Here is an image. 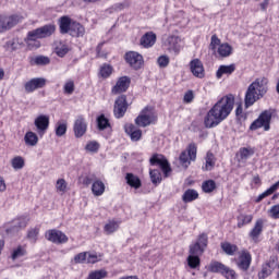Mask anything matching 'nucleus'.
Returning <instances> with one entry per match:
<instances>
[{"label": "nucleus", "instance_id": "53", "mask_svg": "<svg viewBox=\"0 0 279 279\" xmlns=\"http://www.w3.org/2000/svg\"><path fill=\"white\" fill-rule=\"evenodd\" d=\"M5 47L9 51H16V49H19V39L13 38L8 40Z\"/></svg>", "mask_w": 279, "mask_h": 279}, {"label": "nucleus", "instance_id": "33", "mask_svg": "<svg viewBox=\"0 0 279 279\" xmlns=\"http://www.w3.org/2000/svg\"><path fill=\"white\" fill-rule=\"evenodd\" d=\"M119 226H121V221L109 220L107 225H105L104 230L106 234H114L117 230H119Z\"/></svg>", "mask_w": 279, "mask_h": 279}, {"label": "nucleus", "instance_id": "39", "mask_svg": "<svg viewBox=\"0 0 279 279\" xmlns=\"http://www.w3.org/2000/svg\"><path fill=\"white\" fill-rule=\"evenodd\" d=\"M51 62L49 57L38 56L32 59L31 64H36L37 66H45Z\"/></svg>", "mask_w": 279, "mask_h": 279}, {"label": "nucleus", "instance_id": "16", "mask_svg": "<svg viewBox=\"0 0 279 279\" xmlns=\"http://www.w3.org/2000/svg\"><path fill=\"white\" fill-rule=\"evenodd\" d=\"M252 265V254L246 250H243L236 260V267L240 268L241 271H247L250 266Z\"/></svg>", "mask_w": 279, "mask_h": 279}, {"label": "nucleus", "instance_id": "20", "mask_svg": "<svg viewBox=\"0 0 279 279\" xmlns=\"http://www.w3.org/2000/svg\"><path fill=\"white\" fill-rule=\"evenodd\" d=\"M68 34L73 38H82L86 34V28L81 23L74 21Z\"/></svg>", "mask_w": 279, "mask_h": 279}, {"label": "nucleus", "instance_id": "52", "mask_svg": "<svg viewBox=\"0 0 279 279\" xmlns=\"http://www.w3.org/2000/svg\"><path fill=\"white\" fill-rule=\"evenodd\" d=\"M222 276L226 279H236V271H234V269L226 266L225 270L222 271Z\"/></svg>", "mask_w": 279, "mask_h": 279}, {"label": "nucleus", "instance_id": "58", "mask_svg": "<svg viewBox=\"0 0 279 279\" xmlns=\"http://www.w3.org/2000/svg\"><path fill=\"white\" fill-rule=\"evenodd\" d=\"M87 256H88V252L78 253L77 255L74 256V263H76V265L86 263Z\"/></svg>", "mask_w": 279, "mask_h": 279}, {"label": "nucleus", "instance_id": "36", "mask_svg": "<svg viewBox=\"0 0 279 279\" xmlns=\"http://www.w3.org/2000/svg\"><path fill=\"white\" fill-rule=\"evenodd\" d=\"M218 53L221 56V58H228L229 56H232V46L229 44L219 45Z\"/></svg>", "mask_w": 279, "mask_h": 279}, {"label": "nucleus", "instance_id": "37", "mask_svg": "<svg viewBox=\"0 0 279 279\" xmlns=\"http://www.w3.org/2000/svg\"><path fill=\"white\" fill-rule=\"evenodd\" d=\"M11 166L15 171H21L25 167V159L22 156H16L11 160Z\"/></svg>", "mask_w": 279, "mask_h": 279}, {"label": "nucleus", "instance_id": "25", "mask_svg": "<svg viewBox=\"0 0 279 279\" xmlns=\"http://www.w3.org/2000/svg\"><path fill=\"white\" fill-rule=\"evenodd\" d=\"M33 31H29L24 39V43L27 45L28 49H40V39L38 37L32 36Z\"/></svg>", "mask_w": 279, "mask_h": 279}, {"label": "nucleus", "instance_id": "22", "mask_svg": "<svg viewBox=\"0 0 279 279\" xmlns=\"http://www.w3.org/2000/svg\"><path fill=\"white\" fill-rule=\"evenodd\" d=\"M263 226H264L263 219L256 220L253 229L248 233V236L252 239V241H254V243H257L258 236L263 234Z\"/></svg>", "mask_w": 279, "mask_h": 279}, {"label": "nucleus", "instance_id": "49", "mask_svg": "<svg viewBox=\"0 0 279 279\" xmlns=\"http://www.w3.org/2000/svg\"><path fill=\"white\" fill-rule=\"evenodd\" d=\"M99 75L104 77V80H107L110 75H112V66L110 64H104L100 68Z\"/></svg>", "mask_w": 279, "mask_h": 279}, {"label": "nucleus", "instance_id": "6", "mask_svg": "<svg viewBox=\"0 0 279 279\" xmlns=\"http://www.w3.org/2000/svg\"><path fill=\"white\" fill-rule=\"evenodd\" d=\"M23 21V16L13 14V15H0V34H5L10 32L13 27H16L19 23Z\"/></svg>", "mask_w": 279, "mask_h": 279}, {"label": "nucleus", "instance_id": "48", "mask_svg": "<svg viewBox=\"0 0 279 279\" xmlns=\"http://www.w3.org/2000/svg\"><path fill=\"white\" fill-rule=\"evenodd\" d=\"M253 154H254V148H247V147L240 148L241 160H247L248 158H252Z\"/></svg>", "mask_w": 279, "mask_h": 279}, {"label": "nucleus", "instance_id": "31", "mask_svg": "<svg viewBox=\"0 0 279 279\" xmlns=\"http://www.w3.org/2000/svg\"><path fill=\"white\" fill-rule=\"evenodd\" d=\"M25 145L28 147H36L38 145V135L32 131L26 132L24 136Z\"/></svg>", "mask_w": 279, "mask_h": 279}, {"label": "nucleus", "instance_id": "27", "mask_svg": "<svg viewBox=\"0 0 279 279\" xmlns=\"http://www.w3.org/2000/svg\"><path fill=\"white\" fill-rule=\"evenodd\" d=\"M274 265H275L274 262H267L266 264H264L262 266V271L258 272V278L259 279L269 278V276H271V274H274V269H275Z\"/></svg>", "mask_w": 279, "mask_h": 279}, {"label": "nucleus", "instance_id": "15", "mask_svg": "<svg viewBox=\"0 0 279 279\" xmlns=\"http://www.w3.org/2000/svg\"><path fill=\"white\" fill-rule=\"evenodd\" d=\"M47 86V80L43 77H35L24 84L25 93H34Z\"/></svg>", "mask_w": 279, "mask_h": 279}, {"label": "nucleus", "instance_id": "19", "mask_svg": "<svg viewBox=\"0 0 279 279\" xmlns=\"http://www.w3.org/2000/svg\"><path fill=\"white\" fill-rule=\"evenodd\" d=\"M191 72L195 77H204V64L199 59H194L190 62Z\"/></svg>", "mask_w": 279, "mask_h": 279}, {"label": "nucleus", "instance_id": "42", "mask_svg": "<svg viewBox=\"0 0 279 279\" xmlns=\"http://www.w3.org/2000/svg\"><path fill=\"white\" fill-rule=\"evenodd\" d=\"M108 278V271L105 269L94 270L89 272L87 279H105Z\"/></svg>", "mask_w": 279, "mask_h": 279}, {"label": "nucleus", "instance_id": "41", "mask_svg": "<svg viewBox=\"0 0 279 279\" xmlns=\"http://www.w3.org/2000/svg\"><path fill=\"white\" fill-rule=\"evenodd\" d=\"M215 189H217V183L215 180H207L202 184V190L204 193H213Z\"/></svg>", "mask_w": 279, "mask_h": 279}, {"label": "nucleus", "instance_id": "47", "mask_svg": "<svg viewBox=\"0 0 279 279\" xmlns=\"http://www.w3.org/2000/svg\"><path fill=\"white\" fill-rule=\"evenodd\" d=\"M13 228L15 230H21L27 227V217H20L13 221Z\"/></svg>", "mask_w": 279, "mask_h": 279}, {"label": "nucleus", "instance_id": "11", "mask_svg": "<svg viewBox=\"0 0 279 279\" xmlns=\"http://www.w3.org/2000/svg\"><path fill=\"white\" fill-rule=\"evenodd\" d=\"M46 239L47 241H50L51 243H56L57 245H62V243L69 242V236H66L64 232L56 229L48 230L46 232Z\"/></svg>", "mask_w": 279, "mask_h": 279}, {"label": "nucleus", "instance_id": "59", "mask_svg": "<svg viewBox=\"0 0 279 279\" xmlns=\"http://www.w3.org/2000/svg\"><path fill=\"white\" fill-rule=\"evenodd\" d=\"M86 260L88 264L95 265V263H99V257L97 256V254L87 253Z\"/></svg>", "mask_w": 279, "mask_h": 279}, {"label": "nucleus", "instance_id": "21", "mask_svg": "<svg viewBox=\"0 0 279 279\" xmlns=\"http://www.w3.org/2000/svg\"><path fill=\"white\" fill-rule=\"evenodd\" d=\"M73 22L69 15H63L59 19V32L60 34H69L71 31V26L73 25Z\"/></svg>", "mask_w": 279, "mask_h": 279}, {"label": "nucleus", "instance_id": "23", "mask_svg": "<svg viewBox=\"0 0 279 279\" xmlns=\"http://www.w3.org/2000/svg\"><path fill=\"white\" fill-rule=\"evenodd\" d=\"M125 181H126V184L131 186V189L138 190L143 186V182L141 181V178H138V175H135L132 172H128L125 174Z\"/></svg>", "mask_w": 279, "mask_h": 279}, {"label": "nucleus", "instance_id": "2", "mask_svg": "<svg viewBox=\"0 0 279 279\" xmlns=\"http://www.w3.org/2000/svg\"><path fill=\"white\" fill-rule=\"evenodd\" d=\"M268 84L269 80L267 77H259L248 85L244 98L245 108L254 106L258 99H263L267 95Z\"/></svg>", "mask_w": 279, "mask_h": 279}, {"label": "nucleus", "instance_id": "28", "mask_svg": "<svg viewBox=\"0 0 279 279\" xmlns=\"http://www.w3.org/2000/svg\"><path fill=\"white\" fill-rule=\"evenodd\" d=\"M220 247H221L222 252H225V254H227V256H234L236 254V252H239V246H236V244H232L230 242H222L220 244Z\"/></svg>", "mask_w": 279, "mask_h": 279}, {"label": "nucleus", "instance_id": "32", "mask_svg": "<svg viewBox=\"0 0 279 279\" xmlns=\"http://www.w3.org/2000/svg\"><path fill=\"white\" fill-rule=\"evenodd\" d=\"M199 197V193L195 190L189 189L182 195V201L184 204H190V202H195Z\"/></svg>", "mask_w": 279, "mask_h": 279}, {"label": "nucleus", "instance_id": "30", "mask_svg": "<svg viewBox=\"0 0 279 279\" xmlns=\"http://www.w3.org/2000/svg\"><path fill=\"white\" fill-rule=\"evenodd\" d=\"M217 159L211 151H208L205 157V167H203V171H213L215 169V165Z\"/></svg>", "mask_w": 279, "mask_h": 279}, {"label": "nucleus", "instance_id": "56", "mask_svg": "<svg viewBox=\"0 0 279 279\" xmlns=\"http://www.w3.org/2000/svg\"><path fill=\"white\" fill-rule=\"evenodd\" d=\"M196 243L206 250L208 247V235L206 233L199 234Z\"/></svg>", "mask_w": 279, "mask_h": 279}, {"label": "nucleus", "instance_id": "45", "mask_svg": "<svg viewBox=\"0 0 279 279\" xmlns=\"http://www.w3.org/2000/svg\"><path fill=\"white\" fill-rule=\"evenodd\" d=\"M27 255V250L24 246L19 245L15 250H13L11 258L12 260H16V258H21Z\"/></svg>", "mask_w": 279, "mask_h": 279}, {"label": "nucleus", "instance_id": "7", "mask_svg": "<svg viewBox=\"0 0 279 279\" xmlns=\"http://www.w3.org/2000/svg\"><path fill=\"white\" fill-rule=\"evenodd\" d=\"M128 108H130V104H128V96L123 94L118 96L113 105V116L116 119H123L125 117V112H128Z\"/></svg>", "mask_w": 279, "mask_h": 279}, {"label": "nucleus", "instance_id": "38", "mask_svg": "<svg viewBox=\"0 0 279 279\" xmlns=\"http://www.w3.org/2000/svg\"><path fill=\"white\" fill-rule=\"evenodd\" d=\"M187 265L190 269H197L199 265H202V260L198 255H189L187 256Z\"/></svg>", "mask_w": 279, "mask_h": 279}, {"label": "nucleus", "instance_id": "18", "mask_svg": "<svg viewBox=\"0 0 279 279\" xmlns=\"http://www.w3.org/2000/svg\"><path fill=\"white\" fill-rule=\"evenodd\" d=\"M140 45L145 49L154 47L156 45V34L154 32L145 33L140 40Z\"/></svg>", "mask_w": 279, "mask_h": 279}, {"label": "nucleus", "instance_id": "10", "mask_svg": "<svg viewBox=\"0 0 279 279\" xmlns=\"http://www.w3.org/2000/svg\"><path fill=\"white\" fill-rule=\"evenodd\" d=\"M132 84V78L130 76H121L118 78L116 85L111 88V95H121L122 93H128V88Z\"/></svg>", "mask_w": 279, "mask_h": 279}, {"label": "nucleus", "instance_id": "40", "mask_svg": "<svg viewBox=\"0 0 279 279\" xmlns=\"http://www.w3.org/2000/svg\"><path fill=\"white\" fill-rule=\"evenodd\" d=\"M205 247L201 246L199 243H194L190 245V255L192 256H202L205 252Z\"/></svg>", "mask_w": 279, "mask_h": 279}, {"label": "nucleus", "instance_id": "24", "mask_svg": "<svg viewBox=\"0 0 279 279\" xmlns=\"http://www.w3.org/2000/svg\"><path fill=\"white\" fill-rule=\"evenodd\" d=\"M207 271L210 274H220L222 276L226 270V264L217 260H211L208 266H206Z\"/></svg>", "mask_w": 279, "mask_h": 279}, {"label": "nucleus", "instance_id": "3", "mask_svg": "<svg viewBox=\"0 0 279 279\" xmlns=\"http://www.w3.org/2000/svg\"><path fill=\"white\" fill-rule=\"evenodd\" d=\"M274 117V111L271 110H264L258 118L252 122L250 125V130L256 131L264 129L265 132H269L271 130V118Z\"/></svg>", "mask_w": 279, "mask_h": 279}, {"label": "nucleus", "instance_id": "46", "mask_svg": "<svg viewBox=\"0 0 279 279\" xmlns=\"http://www.w3.org/2000/svg\"><path fill=\"white\" fill-rule=\"evenodd\" d=\"M99 142L97 141H89L87 142L85 149L86 151H89L90 154H97V151H99Z\"/></svg>", "mask_w": 279, "mask_h": 279}, {"label": "nucleus", "instance_id": "44", "mask_svg": "<svg viewBox=\"0 0 279 279\" xmlns=\"http://www.w3.org/2000/svg\"><path fill=\"white\" fill-rule=\"evenodd\" d=\"M97 125H98V130L104 131L107 128H110V121L106 118L105 114H100L97 118Z\"/></svg>", "mask_w": 279, "mask_h": 279}, {"label": "nucleus", "instance_id": "61", "mask_svg": "<svg viewBox=\"0 0 279 279\" xmlns=\"http://www.w3.org/2000/svg\"><path fill=\"white\" fill-rule=\"evenodd\" d=\"M131 136V141H141L142 136H143V131H141V129H135V132L130 135Z\"/></svg>", "mask_w": 279, "mask_h": 279}, {"label": "nucleus", "instance_id": "14", "mask_svg": "<svg viewBox=\"0 0 279 279\" xmlns=\"http://www.w3.org/2000/svg\"><path fill=\"white\" fill-rule=\"evenodd\" d=\"M125 60L128 64L135 71H138L143 66V56L136 51H129L125 53Z\"/></svg>", "mask_w": 279, "mask_h": 279}, {"label": "nucleus", "instance_id": "5", "mask_svg": "<svg viewBox=\"0 0 279 279\" xmlns=\"http://www.w3.org/2000/svg\"><path fill=\"white\" fill-rule=\"evenodd\" d=\"M197 159V145L195 143L189 144L186 150H183L179 157V160L184 167V169H189V166L192 162H195Z\"/></svg>", "mask_w": 279, "mask_h": 279}, {"label": "nucleus", "instance_id": "26", "mask_svg": "<svg viewBox=\"0 0 279 279\" xmlns=\"http://www.w3.org/2000/svg\"><path fill=\"white\" fill-rule=\"evenodd\" d=\"M234 71H236V66L234 64L220 65L218 71L216 72V77L218 80H221V77H223V75H232V73H234Z\"/></svg>", "mask_w": 279, "mask_h": 279}, {"label": "nucleus", "instance_id": "9", "mask_svg": "<svg viewBox=\"0 0 279 279\" xmlns=\"http://www.w3.org/2000/svg\"><path fill=\"white\" fill-rule=\"evenodd\" d=\"M57 26L53 23L45 24L41 27L35 28L32 32L33 38H38L39 40H43L45 38H51L53 34H56Z\"/></svg>", "mask_w": 279, "mask_h": 279}, {"label": "nucleus", "instance_id": "50", "mask_svg": "<svg viewBox=\"0 0 279 279\" xmlns=\"http://www.w3.org/2000/svg\"><path fill=\"white\" fill-rule=\"evenodd\" d=\"M39 232H40V229H38V228H33V229L28 230L27 239L31 241V243H36V241H38Z\"/></svg>", "mask_w": 279, "mask_h": 279}, {"label": "nucleus", "instance_id": "60", "mask_svg": "<svg viewBox=\"0 0 279 279\" xmlns=\"http://www.w3.org/2000/svg\"><path fill=\"white\" fill-rule=\"evenodd\" d=\"M270 217L272 219H279V205H275L269 210Z\"/></svg>", "mask_w": 279, "mask_h": 279}, {"label": "nucleus", "instance_id": "12", "mask_svg": "<svg viewBox=\"0 0 279 279\" xmlns=\"http://www.w3.org/2000/svg\"><path fill=\"white\" fill-rule=\"evenodd\" d=\"M180 43V37L175 35H170L166 39H163V47H166V49H168L170 53H174L175 56H178V53H180V49H182Z\"/></svg>", "mask_w": 279, "mask_h": 279}, {"label": "nucleus", "instance_id": "29", "mask_svg": "<svg viewBox=\"0 0 279 279\" xmlns=\"http://www.w3.org/2000/svg\"><path fill=\"white\" fill-rule=\"evenodd\" d=\"M92 192L95 197H100L102 193H106V184H104V181L96 180L92 185Z\"/></svg>", "mask_w": 279, "mask_h": 279}, {"label": "nucleus", "instance_id": "64", "mask_svg": "<svg viewBox=\"0 0 279 279\" xmlns=\"http://www.w3.org/2000/svg\"><path fill=\"white\" fill-rule=\"evenodd\" d=\"M124 130H125L126 134L129 136H131L135 132L136 126H134V124H126V125H124Z\"/></svg>", "mask_w": 279, "mask_h": 279}, {"label": "nucleus", "instance_id": "35", "mask_svg": "<svg viewBox=\"0 0 279 279\" xmlns=\"http://www.w3.org/2000/svg\"><path fill=\"white\" fill-rule=\"evenodd\" d=\"M236 219H238V228H243L244 226H247L248 223H252V220L254 219V216L240 214L236 217Z\"/></svg>", "mask_w": 279, "mask_h": 279}, {"label": "nucleus", "instance_id": "1", "mask_svg": "<svg viewBox=\"0 0 279 279\" xmlns=\"http://www.w3.org/2000/svg\"><path fill=\"white\" fill-rule=\"evenodd\" d=\"M234 108V96L229 95L218 100L214 107L207 112L204 124L205 128H217L219 123L226 121L230 117Z\"/></svg>", "mask_w": 279, "mask_h": 279}, {"label": "nucleus", "instance_id": "13", "mask_svg": "<svg viewBox=\"0 0 279 279\" xmlns=\"http://www.w3.org/2000/svg\"><path fill=\"white\" fill-rule=\"evenodd\" d=\"M87 130H88V123L86 122V119L84 118V116H78L74 121V125H73V132H74L75 138H82V136L86 134Z\"/></svg>", "mask_w": 279, "mask_h": 279}, {"label": "nucleus", "instance_id": "57", "mask_svg": "<svg viewBox=\"0 0 279 279\" xmlns=\"http://www.w3.org/2000/svg\"><path fill=\"white\" fill-rule=\"evenodd\" d=\"M157 64L160 66V69H167V66H169V58L167 56H160L157 59Z\"/></svg>", "mask_w": 279, "mask_h": 279}, {"label": "nucleus", "instance_id": "51", "mask_svg": "<svg viewBox=\"0 0 279 279\" xmlns=\"http://www.w3.org/2000/svg\"><path fill=\"white\" fill-rule=\"evenodd\" d=\"M75 92V83L73 81H68L63 86V93L65 95H73Z\"/></svg>", "mask_w": 279, "mask_h": 279}, {"label": "nucleus", "instance_id": "54", "mask_svg": "<svg viewBox=\"0 0 279 279\" xmlns=\"http://www.w3.org/2000/svg\"><path fill=\"white\" fill-rule=\"evenodd\" d=\"M64 134H66V123H57V128H56V136H64Z\"/></svg>", "mask_w": 279, "mask_h": 279}, {"label": "nucleus", "instance_id": "63", "mask_svg": "<svg viewBox=\"0 0 279 279\" xmlns=\"http://www.w3.org/2000/svg\"><path fill=\"white\" fill-rule=\"evenodd\" d=\"M194 98H195V96L193 95V90H189V92L185 93V95H184V101H185V104H191V101H193Z\"/></svg>", "mask_w": 279, "mask_h": 279}, {"label": "nucleus", "instance_id": "55", "mask_svg": "<svg viewBox=\"0 0 279 279\" xmlns=\"http://www.w3.org/2000/svg\"><path fill=\"white\" fill-rule=\"evenodd\" d=\"M58 193H66V180L59 179L56 184Z\"/></svg>", "mask_w": 279, "mask_h": 279}, {"label": "nucleus", "instance_id": "8", "mask_svg": "<svg viewBox=\"0 0 279 279\" xmlns=\"http://www.w3.org/2000/svg\"><path fill=\"white\" fill-rule=\"evenodd\" d=\"M149 162L151 167H160L165 178H169V173H171V165L169 163V160H167V157L160 154H154Z\"/></svg>", "mask_w": 279, "mask_h": 279}, {"label": "nucleus", "instance_id": "43", "mask_svg": "<svg viewBox=\"0 0 279 279\" xmlns=\"http://www.w3.org/2000/svg\"><path fill=\"white\" fill-rule=\"evenodd\" d=\"M54 51L59 58H64L66 53H69V46L66 44L59 43V45L54 48Z\"/></svg>", "mask_w": 279, "mask_h": 279}, {"label": "nucleus", "instance_id": "4", "mask_svg": "<svg viewBox=\"0 0 279 279\" xmlns=\"http://www.w3.org/2000/svg\"><path fill=\"white\" fill-rule=\"evenodd\" d=\"M158 121V116L154 112L153 107H145L140 116L135 119V123L140 128H147V125H151V123H156Z\"/></svg>", "mask_w": 279, "mask_h": 279}, {"label": "nucleus", "instance_id": "17", "mask_svg": "<svg viewBox=\"0 0 279 279\" xmlns=\"http://www.w3.org/2000/svg\"><path fill=\"white\" fill-rule=\"evenodd\" d=\"M35 126L37 128V133L43 136L47 130H49V116H38L35 119Z\"/></svg>", "mask_w": 279, "mask_h": 279}, {"label": "nucleus", "instance_id": "34", "mask_svg": "<svg viewBox=\"0 0 279 279\" xmlns=\"http://www.w3.org/2000/svg\"><path fill=\"white\" fill-rule=\"evenodd\" d=\"M149 177H150V182L155 186H158L160 182H162V173L158 169H149Z\"/></svg>", "mask_w": 279, "mask_h": 279}, {"label": "nucleus", "instance_id": "62", "mask_svg": "<svg viewBox=\"0 0 279 279\" xmlns=\"http://www.w3.org/2000/svg\"><path fill=\"white\" fill-rule=\"evenodd\" d=\"M219 45H221V39H219V37H217V35H213L211 36V43H210L211 49H215L216 47H219Z\"/></svg>", "mask_w": 279, "mask_h": 279}]
</instances>
